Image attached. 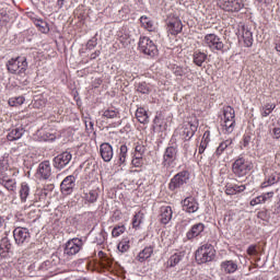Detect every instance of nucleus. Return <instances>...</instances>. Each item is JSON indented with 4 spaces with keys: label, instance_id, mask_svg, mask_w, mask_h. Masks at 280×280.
Wrapping results in <instances>:
<instances>
[{
    "label": "nucleus",
    "instance_id": "864d4df0",
    "mask_svg": "<svg viewBox=\"0 0 280 280\" xmlns=\"http://www.w3.org/2000/svg\"><path fill=\"white\" fill-rule=\"evenodd\" d=\"M135 152L138 154H145V147L142 144H137L135 148Z\"/></svg>",
    "mask_w": 280,
    "mask_h": 280
},
{
    "label": "nucleus",
    "instance_id": "a878e982",
    "mask_svg": "<svg viewBox=\"0 0 280 280\" xmlns=\"http://www.w3.org/2000/svg\"><path fill=\"white\" fill-rule=\"evenodd\" d=\"M207 58H209L207 54L200 50H196L192 55V62L197 67H202V65H205V62L207 61Z\"/></svg>",
    "mask_w": 280,
    "mask_h": 280
},
{
    "label": "nucleus",
    "instance_id": "423d86ee",
    "mask_svg": "<svg viewBox=\"0 0 280 280\" xmlns=\"http://www.w3.org/2000/svg\"><path fill=\"white\" fill-rule=\"evenodd\" d=\"M138 49L141 51V54H144V56H150L151 58H154L156 54H159V48H156V45L150 37H140L138 43Z\"/></svg>",
    "mask_w": 280,
    "mask_h": 280
},
{
    "label": "nucleus",
    "instance_id": "603ef678",
    "mask_svg": "<svg viewBox=\"0 0 280 280\" xmlns=\"http://www.w3.org/2000/svg\"><path fill=\"white\" fill-rule=\"evenodd\" d=\"M225 194L226 196H235V188H233V184L225 185Z\"/></svg>",
    "mask_w": 280,
    "mask_h": 280
},
{
    "label": "nucleus",
    "instance_id": "412c9836",
    "mask_svg": "<svg viewBox=\"0 0 280 280\" xmlns=\"http://www.w3.org/2000/svg\"><path fill=\"white\" fill-rule=\"evenodd\" d=\"M183 259H185V252H177L173 254L166 261V268H176L178 262L183 261Z\"/></svg>",
    "mask_w": 280,
    "mask_h": 280
},
{
    "label": "nucleus",
    "instance_id": "e433bc0d",
    "mask_svg": "<svg viewBox=\"0 0 280 280\" xmlns=\"http://www.w3.org/2000/svg\"><path fill=\"white\" fill-rule=\"evenodd\" d=\"M279 183V174L271 173L268 178L261 184V187H270V185H275Z\"/></svg>",
    "mask_w": 280,
    "mask_h": 280
},
{
    "label": "nucleus",
    "instance_id": "6ab92c4d",
    "mask_svg": "<svg viewBox=\"0 0 280 280\" xmlns=\"http://www.w3.org/2000/svg\"><path fill=\"white\" fill-rule=\"evenodd\" d=\"M198 130V125H194L191 122H186L183 126L182 137L184 141H189Z\"/></svg>",
    "mask_w": 280,
    "mask_h": 280
},
{
    "label": "nucleus",
    "instance_id": "ea45409f",
    "mask_svg": "<svg viewBox=\"0 0 280 280\" xmlns=\"http://www.w3.org/2000/svg\"><path fill=\"white\" fill-rule=\"evenodd\" d=\"M10 164L8 163V160L4 158L0 159V176H3V174H12V170H9Z\"/></svg>",
    "mask_w": 280,
    "mask_h": 280
},
{
    "label": "nucleus",
    "instance_id": "a19ab883",
    "mask_svg": "<svg viewBox=\"0 0 280 280\" xmlns=\"http://www.w3.org/2000/svg\"><path fill=\"white\" fill-rule=\"evenodd\" d=\"M104 242H106V231L101 230V232L95 234V236L93 238V243L97 244V246H102V244H104Z\"/></svg>",
    "mask_w": 280,
    "mask_h": 280
},
{
    "label": "nucleus",
    "instance_id": "6e6d98bb",
    "mask_svg": "<svg viewBox=\"0 0 280 280\" xmlns=\"http://www.w3.org/2000/svg\"><path fill=\"white\" fill-rule=\"evenodd\" d=\"M97 46V40L95 39H90L86 44V49H95V47Z\"/></svg>",
    "mask_w": 280,
    "mask_h": 280
},
{
    "label": "nucleus",
    "instance_id": "f704fd0d",
    "mask_svg": "<svg viewBox=\"0 0 280 280\" xmlns=\"http://www.w3.org/2000/svg\"><path fill=\"white\" fill-rule=\"evenodd\" d=\"M140 23L144 30H148V32H154V22H152L150 18L142 15L140 18Z\"/></svg>",
    "mask_w": 280,
    "mask_h": 280
},
{
    "label": "nucleus",
    "instance_id": "f257e3e1",
    "mask_svg": "<svg viewBox=\"0 0 280 280\" xmlns=\"http://www.w3.org/2000/svg\"><path fill=\"white\" fill-rule=\"evenodd\" d=\"M222 130L225 135H231L235 130V109L232 106L223 107V117L221 118Z\"/></svg>",
    "mask_w": 280,
    "mask_h": 280
},
{
    "label": "nucleus",
    "instance_id": "052dcab7",
    "mask_svg": "<svg viewBox=\"0 0 280 280\" xmlns=\"http://www.w3.org/2000/svg\"><path fill=\"white\" fill-rule=\"evenodd\" d=\"M7 19H8L7 14L0 13V27H3V25H5Z\"/></svg>",
    "mask_w": 280,
    "mask_h": 280
},
{
    "label": "nucleus",
    "instance_id": "c756f323",
    "mask_svg": "<svg viewBox=\"0 0 280 280\" xmlns=\"http://www.w3.org/2000/svg\"><path fill=\"white\" fill-rule=\"evenodd\" d=\"M12 250V243H10V238L4 236L0 240V255H5Z\"/></svg>",
    "mask_w": 280,
    "mask_h": 280
},
{
    "label": "nucleus",
    "instance_id": "3c124183",
    "mask_svg": "<svg viewBox=\"0 0 280 280\" xmlns=\"http://www.w3.org/2000/svg\"><path fill=\"white\" fill-rule=\"evenodd\" d=\"M275 128L272 130L273 132V139H280V119L277 120V124H273Z\"/></svg>",
    "mask_w": 280,
    "mask_h": 280
},
{
    "label": "nucleus",
    "instance_id": "393cba45",
    "mask_svg": "<svg viewBox=\"0 0 280 280\" xmlns=\"http://www.w3.org/2000/svg\"><path fill=\"white\" fill-rule=\"evenodd\" d=\"M241 32L245 47H253V32L247 26H242Z\"/></svg>",
    "mask_w": 280,
    "mask_h": 280
},
{
    "label": "nucleus",
    "instance_id": "37998d69",
    "mask_svg": "<svg viewBox=\"0 0 280 280\" xmlns=\"http://www.w3.org/2000/svg\"><path fill=\"white\" fill-rule=\"evenodd\" d=\"M119 253H128L130 250V240L122 238L117 246Z\"/></svg>",
    "mask_w": 280,
    "mask_h": 280
},
{
    "label": "nucleus",
    "instance_id": "4c0bfd02",
    "mask_svg": "<svg viewBox=\"0 0 280 280\" xmlns=\"http://www.w3.org/2000/svg\"><path fill=\"white\" fill-rule=\"evenodd\" d=\"M83 198L85 199V202H90L91 205H93V202H97V190H90L89 192H84Z\"/></svg>",
    "mask_w": 280,
    "mask_h": 280
},
{
    "label": "nucleus",
    "instance_id": "de8ad7c7",
    "mask_svg": "<svg viewBox=\"0 0 280 280\" xmlns=\"http://www.w3.org/2000/svg\"><path fill=\"white\" fill-rule=\"evenodd\" d=\"M124 233H126V226L125 225L115 226L112 231V235L114 237H119V235H124Z\"/></svg>",
    "mask_w": 280,
    "mask_h": 280
},
{
    "label": "nucleus",
    "instance_id": "ddd939ff",
    "mask_svg": "<svg viewBox=\"0 0 280 280\" xmlns=\"http://www.w3.org/2000/svg\"><path fill=\"white\" fill-rule=\"evenodd\" d=\"M12 176H16V172L2 174V176H0V185L8 191L14 194L16 191V179L12 178Z\"/></svg>",
    "mask_w": 280,
    "mask_h": 280
},
{
    "label": "nucleus",
    "instance_id": "c85d7f7f",
    "mask_svg": "<svg viewBox=\"0 0 280 280\" xmlns=\"http://www.w3.org/2000/svg\"><path fill=\"white\" fill-rule=\"evenodd\" d=\"M32 21L36 27H38L42 34H49V24L43 19L32 18Z\"/></svg>",
    "mask_w": 280,
    "mask_h": 280
},
{
    "label": "nucleus",
    "instance_id": "1a4fd4ad",
    "mask_svg": "<svg viewBox=\"0 0 280 280\" xmlns=\"http://www.w3.org/2000/svg\"><path fill=\"white\" fill-rule=\"evenodd\" d=\"M203 46L209 47L211 51H222L224 49V43L218 35L213 33L207 34L205 36Z\"/></svg>",
    "mask_w": 280,
    "mask_h": 280
},
{
    "label": "nucleus",
    "instance_id": "680f3d73",
    "mask_svg": "<svg viewBox=\"0 0 280 280\" xmlns=\"http://www.w3.org/2000/svg\"><path fill=\"white\" fill-rule=\"evenodd\" d=\"M93 126H94L93 121H91V120H85V129H86L89 132H91V131L93 130Z\"/></svg>",
    "mask_w": 280,
    "mask_h": 280
},
{
    "label": "nucleus",
    "instance_id": "9d476101",
    "mask_svg": "<svg viewBox=\"0 0 280 280\" xmlns=\"http://www.w3.org/2000/svg\"><path fill=\"white\" fill-rule=\"evenodd\" d=\"M73 159V155L69 151H65L52 160V166L55 170H58L59 172L65 170V167H68V165L71 163Z\"/></svg>",
    "mask_w": 280,
    "mask_h": 280
},
{
    "label": "nucleus",
    "instance_id": "4d7b16f0",
    "mask_svg": "<svg viewBox=\"0 0 280 280\" xmlns=\"http://www.w3.org/2000/svg\"><path fill=\"white\" fill-rule=\"evenodd\" d=\"M257 253V245H250L248 248H247V255H255Z\"/></svg>",
    "mask_w": 280,
    "mask_h": 280
},
{
    "label": "nucleus",
    "instance_id": "20e7f679",
    "mask_svg": "<svg viewBox=\"0 0 280 280\" xmlns=\"http://www.w3.org/2000/svg\"><path fill=\"white\" fill-rule=\"evenodd\" d=\"M58 266H60V257L52 255L50 259L39 265L38 270L47 277H54V275H58Z\"/></svg>",
    "mask_w": 280,
    "mask_h": 280
},
{
    "label": "nucleus",
    "instance_id": "49530a36",
    "mask_svg": "<svg viewBox=\"0 0 280 280\" xmlns=\"http://www.w3.org/2000/svg\"><path fill=\"white\" fill-rule=\"evenodd\" d=\"M22 104H25L24 96H14L9 98V106H22Z\"/></svg>",
    "mask_w": 280,
    "mask_h": 280
},
{
    "label": "nucleus",
    "instance_id": "cd10ccee",
    "mask_svg": "<svg viewBox=\"0 0 280 280\" xmlns=\"http://www.w3.org/2000/svg\"><path fill=\"white\" fill-rule=\"evenodd\" d=\"M152 253H154L153 246L144 247L143 250H141L138 254L137 259L140 261V264H143V261H145L147 259H150L152 257Z\"/></svg>",
    "mask_w": 280,
    "mask_h": 280
},
{
    "label": "nucleus",
    "instance_id": "bb28decb",
    "mask_svg": "<svg viewBox=\"0 0 280 280\" xmlns=\"http://www.w3.org/2000/svg\"><path fill=\"white\" fill-rule=\"evenodd\" d=\"M221 270L226 275H233V272L237 271V264L233 260H225L221 262Z\"/></svg>",
    "mask_w": 280,
    "mask_h": 280
},
{
    "label": "nucleus",
    "instance_id": "6e6552de",
    "mask_svg": "<svg viewBox=\"0 0 280 280\" xmlns=\"http://www.w3.org/2000/svg\"><path fill=\"white\" fill-rule=\"evenodd\" d=\"M177 159H178V145L171 144L164 151L162 165L164 167H172V165L176 163Z\"/></svg>",
    "mask_w": 280,
    "mask_h": 280
},
{
    "label": "nucleus",
    "instance_id": "4468645a",
    "mask_svg": "<svg viewBox=\"0 0 280 280\" xmlns=\"http://www.w3.org/2000/svg\"><path fill=\"white\" fill-rule=\"evenodd\" d=\"M60 189L63 196H71V194H73V189H75V176L73 175L67 176L61 182Z\"/></svg>",
    "mask_w": 280,
    "mask_h": 280
},
{
    "label": "nucleus",
    "instance_id": "bf43d9fd",
    "mask_svg": "<svg viewBox=\"0 0 280 280\" xmlns=\"http://www.w3.org/2000/svg\"><path fill=\"white\" fill-rule=\"evenodd\" d=\"M250 136H248V135H245L244 137H243V145H244V148H247V145L250 143Z\"/></svg>",
    "mask_w": 280,
    "mask_h": 280
},
{
    "label": "nucleus",
    "instance_id": "2eb2a0df",
    "mask_svg": "<svg viewBox=\"0 0 280 280\" xmlns=\"http://www.w3.org/2000/svg\"><path fill=\"white\" fill-rule=\"evenodd\" d=\"M100 154L104 163H110V161H113V156H115V152L113 151V145H110V143L108 142H103L100 145Z\"/></svg>",
    "mask_w": 280,
    "mask_h": 280
},
{
    "label": "nucleus",
    "instance_id": "9b49d317",
    "mask_svg": "<svg viewBox=\"0 0 280 280\" xmlns=\"http://www.w3.org/2000/svg\"><path fill=\"white\" fill-rule=\"evenodd\" d=\"M13 237L18 246H23L24 244H30L32 240V234L27 228H15L13 231Z\"/></svg>",
    "mask_w": 280,
    "mask_h": 280
},
{
    "label": "nucleus",
    "instance_id": "473e14b6",
    "mask_svg": "<svg viewBox=\"0 0 280 280\" xmlns=\"http://www.w3.org/2000/svg\"><path fill=\"white\" fill-rule=\"evenodd\" d=\"M28 197H30V185L23 182L20 188V200L22 202H27Z\"/></svg>",
    "mask_w": 280,
    "mask_h": 280
},
{
    "label": "nucleus",
    "instance_id": "f3484780",
    "mask_svg": "<svg viewBox=\"0 0 280 280\" xmlns=\"http://www.w3.org/2000/svg\"><path fill=\"white\" fill-rule=\"evenodd\" d=\"M182 207L186 213H196L199 209L198 201H196V198L194 197H186L182 200Z\"/></svg>",
    "mask_w": 280,
    "mask_h": 280
},
{
    "label": "nucleus",
    "instance_id": "4be33fe9",
    "mask_svg": "<svg viewBox=\"0 0 280 280\" xmlns=\"http://www.w3.org/2000/svg\"><path fill=\"white\" fill-rule=\"evenodd\" d=\"M23 135H25V129L23 128V126L15 127L13 129H10L7 139L8 141H19V139H21Z\"/></svg>",
    "mask_w": 280,
    "mask_h": 280
},
{
    "label": "nucleus",
    "instance_id": "c03bdc74",
    "mask_svg": "<svg viewBox=\"0 0 280 280\" xmlns=\"http://www.w3.org/2000/svg\"><path fill=\"white\" fill-rule=\"evenodd\" d=\"M142 222H143V212L139 211L133 215V219H132L133 229H139Z\"/></svg>",
    "mask_w": 280,
    "mask_h": 280
},
{
    "label": "nucleus",
    "instance_id": "58836bf2",
    "mask_svg": "<svg viewBox=\"0 0 280 280\" xmlns=\"http://www.w3.org/2000/svg\"><path fill=\"white\" fill-rule=\"evenodd\" d=\"M136 89H137V92L141 93L142 95H150V92L152 91L150 89V84H148L147 82L138 83Z\"/></svg>",
    "mask_w": 280,
    "mask_h": 280
},
{
    "label": "nucleus",
    "instance_id": "72a5a7b5",
    "mask_svg": "<svg viewBox=\"0 0 280 280\" xmlns=\"http://www.w3.org/2000/svg\"><path fill=\"white\" fill-rule=\"evenodd\" d=\"M126 159H128V147L121 144L118 154V165H126Z\"/></svg>",
    "mask_w": 280,
    "mask_h": 280
},
{
    "label": "nucleus",
    "instance_id": "a211bd4d",
    "mask_svg": "<svg viewBox=\"0 0 280 280\" xmlns=\"http://www.w3.org/2000/svg\"><path fill=\"white\" fill-rule=\"evenodd\" d=\"M167 32L172 36H178L183 32V22L178 19H172L167 23Z\"/></svg>",
    "mask_w": 280,
    "mask_h": 280
},
{
    "label": "nucleus",
    "instance_id": "8fccbe9b",
    "mask_svg": "<svg viewBox=\"0 0 280 280\" xmlns=\"http://www.w3.org/2000/svg\"><path fill=\"white\" fill-rule=\"evenodd\" d=\"M272 196H275V192H272V191L265 192V194L258 196V202H260V203L268 202V200H270V198H272Z\"/></svg>",
    "mask_w": 280,
    "mask_h": 280
},
{
    "label": "nucleus",
    "instance_id": "338daca9",
    "mask_svg": "<svg viewBox=\"0 0 280 280\" xmlns=\"http://www.w3.org/2000/svg\"><path fill=\"white\" fill-rule=\"evenodd\" d=\"M273 213H280V200L276 203Z\"/></svg>",
    "mask_w": 280,
    "mask_h": 280
},
{
    "label": "nucleus",
    "instance_id": "c9c22d12",
    "mask_svg": "<svg viewBox=\"0 0 280 280\" xmlns=\"http://www.w3.org/2000/svg\"><path fill=\"white\" fill-rule=\"evenodd\" d=\"M233 144V140H224L222 141L219 147L217 148L214 155L222 156L224 154V150Z\"/></svg>",
    "mask_w": 280,
    "mask_h": 280
},
{
    "label": "nucleus",
    "instance_id": "aec40b11",
    "mask_svg": "<svg viewBox=\"0 0 280 280\" xmlns=\"http://www.w3.org/2000/svg\"><path fill=\"white\" fill-rule=\"evenodd\" d=\"M37 174L43 178V180H49L51 177V164H49V161L39 163Z\"/></svg>",
    "mask_w": 280,
    "mask_h": 280
},
{
    "label": "nucleus",
    "instance_id": "dca6fc26",
    "mask_svg": "<svg viewBox=\"0 0 280 280\" xmlns=\"http://www.w3.org/2000/svg\"><path fill=\"white\" fill-rule=\"evenodd\" d=\"M223 10L225 12H240L244 8L243 0H224L222 3Z\"/></svg>",
    "mask_w": 280,
    "mask_h": 280
},
{
    "label": "nucleus",
    "instance_id": "7ed1b4c3",
    "mask_svg": "<svg viewBox=\"0 0 280 280\" xmlns=\"http://www.w3.org/2000/svg\"><path fill=\"white\" fill-rule=\"evenodd\" d=\"M195 259L198 264H208L215 259V249L211 244H205L196 250Z\"/></svg>",
    "mask_w": 280,
    "mask_h": 280
},
{
    "label": "nucleus",
    "instance_id": "774afa93",
    "mask_svg": "<svg viewBox=\"0 0 280 280\" xmlns=\"http://www.w3.org/2000/svg\"><path fill=\"white\" fill-rule=\"evenodd\" d=\"M275 49L280 52V40L276 43Z\"/></svg>",
    "mask_w": 280,
    "mask_h": 280
},
{
    "label": "nucleus",
    "instance_id": "39448f33",
    "mask_svg": "<svg viewBox=\"0 0 280 280\" xmlns=\"http://www.w3.org/2000/svg\"><path fill=\"white\" fill-rule=\"evenodd\" d=\"M250 170H253V163L242 156L237 158L232 164V172L238 178L246 176Z\"/></svg>",
    "mask_w": 280,
    "mask_h": 280
},
{
    "label": "nucleus",
    "instance_id": "7c9ffc66",
    "mask_svg": "<svg viewBox=\"0 0 280 280\" xmlns=\"http://www.w3.org/2000/svg\"><path fill=\"white\" fill-rule=\"evenodd\" d=\"M136 118L138 119L139 124H148L150 121L148 112L143 107L136 110Z\"/></svg>",
    "mask_w": 280,
    "mask_h": 280
},
{
    "label": "nucleus",
    "instance_id": "13d9d810",
    "mask_svg": "<svg viewBox=\"0 0 280 280\" xmlns=\"http://www.w3.org/2000/svg\"><path fill=\"white\" fill-rule=\"evenodd\" d=\"M131 164L133 165V167H141V165L143 164L142 160H139L137 158H133L131 161Z\"/></svg>",
    "mask_w": 280,
    "mask_h": 280
},
{
    "label": "nucleus",
    "instance_id": "0e129e2a",
    "mask_svg": "<svg viewBox=\"0 0 280 280\" xmlns=\"http://www.w3.org/2000/svg\"><path fill=\"white\" fill-rule=\"evenodd\" d=\"M100 54H101L100 50H95L94 52L91 54L90 59L95 60V58L100 57Z\"/></svg>",
    "mask_w": 280,
    "mask_h": 280
},
{
    "label": "nucleus",
    "instance_id": "09e8293b",
    "mask_svg": "<svg viewBox=\"0 0 280 280\" xmlns=\"http://www.w3.org/2000/svg\"><path fill=\"white\" fill-rule=\"evenodd\" d=\"M173 73L179 78H183V75H185L187 73V68L176 66L173 68Z\"/></svg>",
    "mask_w": 280,
    "mask_h": 280
},
{
    "label": "nucleus",
    "instance_id": "5fc2aeb1",
    "mask_svg": "<svg viewBox=\"0 0 280 280\" xmlns=\"http://www.w3.org/2000/svg\"><path fill=\"white\" fill-rule=\"evenodd\" d=\"M233 189H235V194H242L246 190V185H233Z\"/></svg>",
    "mask_w": 280,
    "mask_h": 280
},
{
    "label": "nucleus",
    "instance_id": "79ce46f5",
    "mask_svg": "<svg viewBox=\"0 0 280 280\" xmlns=\"http://www.w3.org/2000/svg\"><path fill=\"white\" fill-rule=\"evenodd\" d=\"M275 108H277L276 104H270L267 103L265 106L261 107L260 113H261V117H268L272 110H275Z\"/></svg>",
    "mask_w": 280,
    "mask_h": 280
},
{
    "label": "nucleus",
    "instance_id": "f03ea898",
    "mask_svg": "<svg viewBox=\"0 0 280 280\" xmlns=\"http://www.w3.org/2000/svg\"><path fill=\"white\" fill-rule=\"evenodd\" d=\"M7 70L13 75H23L27 71V58L18 57L12 58L7 62Z\"/></svg>",
    "mask_w": 280,
    "mask_h": 280
},
{
    "label": "nucleus",
    "instance_id": "2f4dec72",
    "mask_svg": "<svg viewBox=\"0 0 280 280\" xmlns=\"http://www.w3.org/2000/svg\"><path fill=\"white\" fill-rule=\"evenodd\" d=\"M103 117H105L106 119H119V109L115 107H109L103 112Z\"/></svg>",
    "mask_w": 280,
    "mask_h": 280
},
{
    "label": "nucleus",
    "instance_id": "69168bd1",
    "mask_svg": "<svg viewBox=\"0 0 280 280\" xmlns=\"http://www.w3.org/2000/svg\"><path fill=\"white\" fill-rule=\"evenodd\" d=\"M258 200H259V197H256L255 199H253L250 201L252 207H255V205H261V201H258Z\"/></svg>",
    "mask_w": 280,
    "mask_h": 280
},
{
    "label": "nucleus",
    "instance_id": "e2e57ef3",
    "mask_svg": "<svg viewBox=\"0 0 280 280\" xmlns=\"http://www.w3.org/2000/svg\"><path fill=\"white\" fill-rule=\"evenodd\" d=\"M65 3H67V0H57V8L62 10V8H65Z\"/></svg>",
    "mask_w": 280,
    "mask_h": 280
},
{
    "label": "nucleus",
    "instance_id": "f8f14e48",
    "mask_svg": "<svg viewBox=\"0 0 280 280\" xmlns=\"http://www.w3.org/2000/svg\"><path fill=\"white\" fill-rule=\"evenodd\" d=\"M83 246L84 242L81 238H72L66 243L65 255H78Z\"/></svg>",
    "mask_w": 280,
    "mask_h": 280
},
{
    "label": "nucleus",
    "instance_id": "b1692460",
    "mask_svg": "<svg viewBox=\"0 0 280 280\" xmlns=\"http://www.w3.org/2000/svg\"><path fill=\"white\" fill-rule=\"evenodd\" d=\"M172 207L166 206L161 208L160 222L162 224H170L172 220Z\"/></svg>",
    "mask_w": 280,
    "mask_h": 280
},
{
    "label": "nucleus",
    "instance_id": "0eeeda50",
    "mask_svg": "<svg viewBox=\"0 0 280 280\" xmlns=\"http://www.w3.org/2000/svg\"><path fill=\"white\" fill-rule=\"evenodd\" d=\"M187 183H189V173L187 171H182L171 178L168 189L170 191H176L177 189H180L183 185H187Z\"/></svg>",
    "mask_w": 280,
    "mask_h": 280
},
{
    "label": "nucleus",
    "instance_id": "5701e85b",
    "mask_svg": "<svg viewBox=\"0 0 280 280\" xmlns=\"http://www.w3.org/2000/svg\"><path fill=\"white\" fill-rule=\"evenodd\" d=\"M202 231H205V224L197 223L192 225L191 229L187 232L186 237L187 240H194L195 237H198Z\"/></svg>",
    "mask_w": 280,
    "mask_h": 280
},
{
    "label": "nucleus",
    "instance_id": "a18cd8bd",
    "mask_svg": "<svg viewBox=\"0 0 280 280\" xmlns=\"http://www.w3.org/2000/svg\"><path fill=\"white\" fill-rule=\"evenodd\" d=\"M207 145H209V132L206 131L199 145V154L205 153V150H207Z\"/></svg>",
    "mask_w": 280,
    "mask_h": 280
}]
</instances>
